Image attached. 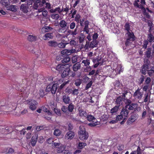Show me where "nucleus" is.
<instances>
[{
    "mask_svg": "<svg viewBox=\"0 0 154 154\" xmlns=\"http://www.w3.org/2000/svg\"><path fill=\"white\" fill-rule=\"evenodd\" d=\"M123 71V68L120 64L117 65L116 63L113 68L110 66H107L103 68L102 71L97 70V79L99 78L101 82V88H98L97 91L100 94L103 92V81L106 75L111 78H113L118 73L119 74Z\"/></svg>",
    "mask_w": 154,
    "mask_h": 154,
    "instance_id": "f257e3e1",
    "label": "nucleus"
},
{
    "mask_svg": "<svg viewBox=\"0 0 154 154\" xmlns=\"http://www.w3.org/2000/svg\"><path fill=\"white\" fill-rule=\"evenodd\" d=\"M125 28L127 31L126 35H127L128 36L125 43V45L126 46H128L131 45L132 41L134 40V35L130 30V26L129 24L127 23H126L125 26Z\"/></svg>",
    "mask_w": 154,
    "mask_h": 154,
    "instance_id": "f03ea898",
    "label": "nucleus"
},
{
    "mask_svg": "<svg viewBox=\"0 0 154 154\" xmlns=\"http://www.w3.org/2000/svg\"><path fill=\"white\" fill-rule=\"evenodd\" d=\"M100 49H97V53L99 52L97 51H99L98 54V57L97 58V67L99 65L106 64L107 62L111 61V60H109V59H106L105 58H103L105 54L103 53L102 51H100Z\"/></svg>",
    "mask_w": 154,
    "mask_h": 154,
    "instance_id": "7ed1b4c3",
    "label": "nucleus"
},
{
    "mask_svg": "<svg viewBox=\"0 0 154 154\" xmlns=\"http://www.w3.org/2000/svg\"><path fill=\"white\" fill-rule=\"evenodd\" d=\"M79 130V139L82 140L87 139L88 135V132L86 131L85 128L83 126H80Z\"/></svg>",
    "mask_w": 154,
    "mask_h": 154,
    "instance_id": "20e7f679",
    "label": "nucleus"
},
{
    "mask_svg": "<svg viewBox=\"0 0 154 154\" xmlns=\"http://www.w3.org/2000/svg\"><path fill=\"white\" fill-rule=\"evenodd\" d=\"M79 23L82 27L85 26L83 31L84 32H85L86 34H88L90 29V28L88 27L89 23V21L88 20L85 21V19L83 18L80 19Z\"/></svg>",
    "mask_w": 154,
    "mask_h": 154,
    "instance_id": "39448f33",
    "label": "nucleus"
},
{
    "mask_svg": "<svg viewBox=\"0 0 154 154\" xmlns=\"http://www.w3.org/2000/svg\"><path fill=\"white\" fill-rule=\"evenodd\" d=\"M57 88V84L50 83L48 85L46 88L45 91L46 92H51L53 94H54L56 92Z\"/></svg>",
    "mask_w": 154,
    "mask_h": 154,
    "instance_id": "423d86ee",
    "label": "nucleus"
},
{
    "mask_svg": "<svg viewBox=\"0 0 154 154\" xmlns=\"http://www.w3.org/2000/svg\"><path fill=\"white\" fill-rule=\"evenodd\" d=\"M97 38H98V36H99L98 41H97V47H98V45L100 46H102L105 43V42L103 40L104 38L103 36V34L100 29H97Z\"/></svg>",
    "mask_w": 154,
    "mask_h": 154,
    "instance_id": "0eeeda50",
    "label": "nucleus"
},
{
    "mask_svg": "<svg viewBox=\"0 0 154 154\" xmlns=\"http://www.w3.org/2000/svg\"><path fill=\"white\" fill-rule=\"evenodd\" d=\"M11 128L10 127L3 128L2 126H0V137H3L5 135L12 132L13 131Z\"/></svg>",
    "mask_w": 154,
    "mask_h": 154,
    "instance_id": "6e6552de",
    "label": "nucleus"
},
{
    "mask_svg": "<svg viewBox=\"0 0 154 154\" xmlns=\"http://www.w3.org/2000/svg\"><path fill=\"white\" fill-rule=\"evenodd\" d=\"M26 103L28 105L29 108L32 110H35L36 108L38 103L35 100L31 99L27 100Z\"/></svg>",
    "mask_w": 154,
    "mask_h": 154,
    "instance_id": "1a4fd4ad",
    "label": "nucleus"
},
{
    "mask_svg": "<svg viewBox=\"0 0 154 154\" xmlns=\"http://www.w3.org/2000/svg\"><path fill=\"white\" fill-rule=\"evenodd\" d=\"M54 145L57 148V151L58 153H60L64 150L66 146L59 143H54Z\"/></svg>",
    "mask_w": 154,
    "mask_h": 154,
    "instance_id": "9d476101",
    "label": "nucleus"
},
{
    "mask_svg": "<svg viewBox=\"0 0 154 154\" xmlns=\"http://www.w3.org/2000/svg\"><path fill=\"white\" fill-rule=\"evenodd\" d=\"M59 26L61 29H59V32L60 30L62 29L63 30L64 29H67L69 28V24L64 20H61L59 24Z\"/></svg>",
    "mask_w": 154,
    "mask_h": 154,
    "instance_id": "9b49d317",
    "label": "nucleus"
},
{
    "mask_svg": "<svg viewBox=\"0 0 154 154\" xmlns=\"http://www.w3.org/2000/svg\"><path fill=\"white\" fill-rule=\"evenodd\" d=\"M141 88H138L135 91L133 94V96L135 98L140 99L142 97L143 92H141Z\"/></svg>",
    "mask_w": 154,
    "mask_h": 154,
    "instance_id": "f8f14e48",
    "label": "nucleus"
},
{
    "mask_svg": "<svg viewBox=\"0 0 154 154\" xmlns=\"http://www.w3.org/2000/svg\"><path fill=\"white\" fill-rule=\"evenodd\" d=\"M145 3L144 0H135L134 4L135 6L139 8L143 9V5H144Z\"/></svg>",
    "mask_w": 154,
    "mask_h": 154,
    "instance_id": "ddd939ff",
    "label": "nucleus"
},
{
    "mask_svg": "<svg viewBox=\"0 0 154 154\" xmlns=\"http://www.w3.org/2000/svg\"><path fill=\"white\" fill-rule=\"evenodd\" d=\"M10 106H8L6 105H3L0 102V114L2 113V112H7L8 111V110H11L10 108H11V105H9Z\"/></svg>",
    "mask_w": 154,
    "mask_h": 154,
    "instance_id": "4468645a",
    "label": "nucleus"
},
{
    "mask_svg": "<svg viewBox=\"0 0 154 154\" xmlns=\"http://www.w3.org/2000/svg\"><path fill=\"white\" fill-rule=\"evenodd\" d=\"M70 71V69L69 67H65L63 71V72L61 74V77L62 78H64L65 77L68 76Z\"/></svg>",
    "mask_w": 154,
    "mask_h": 154,
    "instance_id": "2eb2a0df",
    "label": "nucleus"
},
{
    "mask_svg": "<svg viewBox=\"0 0 154 154\" xmlns=\"http://www.w3.org/2000/svg\"><path fill=\"white\" fill-rule=\"evenodd\" d=\"M93 40L91 42L89 47L94 48L96 47V33L95 32L93 36Z\"/></svg>",
    "mask_w": 154,
    "mask_h": 154,
    "instance_id": "dca6fc26",
    "label": "nucleus"
},
{
    "mask_svg": "<svg viewBox=\"0 0 154 154\" xmlns=\"http://www.w3.org/2000/svg\"><path fill=\"white\" fill-rule=\"evenodd\" d=\"M75 136V133L72 131H69L67 132L65 136V138L67 139H72Z\"/></svg>",
    "mask_w": 154,
    "mask_h": 154,
    "instance_id": "f3484780",
    "label": "nucleus"
},
{
    "mask_svg": "<svg viewBox=\"0 0 154 154\" xmlns=\"http://www.w3.org/2000/svg\"><path fill=\"white\" fill-rule=\"evenodd\" d=\"M66 65L63 64H59L57 65L56 67V69L59 72H62L63 70L66 67Z\"/></svg>",
    "mask_w": 154,
    "mask_h": 154,
    "instance_id": "a211bd4d",
    "label": "nucleus"
},
{
    "mask_svg": "<svg viewBox=\"0 0 154 154\" xmlns=\"http://www.w3.org/2000/svg\"><path fill=\"white\" fill-rule=\"evenodd\" d=\"M138 106L137 103H132L130 105H126V108L129 110L135 109Z\"/></svg>",
    "mask_w": 154,
    "mask_h": 154,
    "instance_id": "6ab92c4d",
    "label": "nucleus"
},
{
    "mask_svg": "<svg viewBox=\"0 0 154 154\" xmlns=\"http://www.w3.org/2000/svg\"><path fill=\"white\" fill-rule=\"evenodd\" d=\"M137 119V117L134 114H132L127 121L128 124H131L134 122Z\"/></svg>",
    "mask_w": 154,
    "mask_h": 154,
    "instance_id": "aec40b11",
    "label": "nucleus"
},
{
    "mask_svg": "<svg viewBox=\"0 0 154 154\" xmlns=\"http://www.w3.org/2000/svg\"><path fill=\"white\" fill-rule=\"evenodd\" d=\"M74 52L73 50L65 49L61 51V53L63 55H69Z\"/></svg>",
    "mask_w": 154,
    "mask_h": 154,
    "instance_id": "412c9836",
    "label": "nucleus"
},
{
    "mask_svg": "<svg viewBox=\"0 0 154 154\" xmlns=\"http://www.w3.org/2000/svg\"><path fill=\"white\" fill-rule=\"evenodd\" d=\"M63 102L66 104H69L70 100V97L67 95H63L62 97Z\"/></svg>",
    "mask_w": 154,
    "mask_h": 154,
    "instance_id": "4be33fe9",
    "label": "nucleus"
},
{
    "mask_svg": "<svg viewBox=\"0 0 154 154\" xmlns=\"http://www.w3.org/2000/svg\"><path fill=\"white\" fill-rule=\"evenodd\" d=\"M47 45L50 47H55L57 46V43L54 41H50L47 43Z\"/></svg>",
    "mask_w": 154,
    "mask_h": 154,
    "instance_id": "5701e85b",
    "label": "nucleus"
},
{
    "mask_svg": "<svg viewBox=\"0 0 154 154\" xmlns=\"http://www.w3.org/2000/svg\"><path fill=\"white\" fill-rule=\"evenodd\" d=\"M37 39V37L35 35H29L27 37V39L29 42H35Z\"/></svg>",
    "mask_w": 154,
    "mask_h": 154,
    "instance_id": "b1692460",
    "label": "nucleus"
},
{
    "mask_svg": "<svg viewBox=\"0 0 154 154\" xmlns=\"http://www.w3.org/2000/svg\"><path fill=\"white\" fill-rule=\"evenodd\" d=\"M53 37V34L51 33H47L45 34L43 37V39L45 40L52 38Z\"/></svg>",
    "mask_w": 154,
    "mask_h": 154,
    "instance_id": "393cba45",
    "label": "nucleus"
},
{
    "mask_svg": "<svg viewBox=\"0 0 154 154\" xmlns=\"http://www.w3.org/2000/svg\"><path fill=\"white\" fill-rule=\"evenodd\" d=\"M42 6L41 5V0H37L35 2L33 5V8L37 10L38 8L39 7H42Z\"/></svg>",
    "mask_w": 154,
    "mask_h": 154,
    "instance_id": "a878e982",
    "label": "nucleus"
},
{
    "mask_svg": "<svg viewBox=\"0 0 154 154\" xmlns=\"http://www.w3.org/2000/svg\"><path fill=\"white\" fill-rule=\"evenodd\" d=\"M147 73L149 76L153 75L154 74V66H151L149 67H148Z\"/></svg>",
    "mask_w": 154,
    "mask_h": 154,
    "instance_id": "bb28decb",
    "label": "nucleus"
},
{
    "mask_svg": "<svg viewBox=\"0 0 154 154\" xmlns=\"http://www.w3.org/2000/svg\"><path fill=\"white\" fill-rule=\"evenodd\" d=\"M37 138L38 137L36 136H33L31 138V145L32 146H34L35 145L37 142Z\"/></svg>",
    "mask_w": 154,
    "mask_h": 154,
    "instance_id": "cd10ccee",
    "label": "nucleus"
},
{
    "mask_svg": "<svg viewBox=\"0 0 154 154\" xmlns=\"http://www.w3.org/2000/svg\"><path fill=\"white\" fill-rule=\"evenodd\" d=\"M20 10L24 13H27L28 11V7L27 5L25 4H22L20 7Z\"/></svg>",
    "mask_w": 154,
    "mask_h": 154,
    "instance_id": "c85d7f7f",
    "label": "nucleus"
},
{
    "mask_svg": "<svg viewBox=\"0 0 154 154\" xmlns=\"http://www.w3.org/2000/svg\"><path fill=\"white\" fill-rule=\"evenodd\" d=\"M149 66L147 65H144L140 70L141 72L143 74H146L147 71Z\"/></svg>",
    "mask_w": 154,
    "mask_h": 154,
    "instance_id": "c756f323",
    "label": "nucleus"
},
{
    "mask_svg": "<svg viewBox=\"0 0 154 154\" xmlns=\"http://www.w3.org/2000/svg\"><path fill=\"white\" fill-rule=\"evenodd\" d=\"M79 116L84 117H86L87 115V112L82 109H79Z\"/></svg>",
    "mask_w": 154,
    "mask_h": 154,
    "instance_id": "7c9ffc66",
    "label": "nucleus"
},
{
    "mask_svg": "<svg viewBox=\"0 0 154 154\" xmlns=\"http://www.w3.org/2000/svg\"><path fill=\"white\" fill-rule=\"evenodd\" d=\"M80 67L81 65L79 63L77 62L73 65V70L74 71H77L80 69Z\"/></svg>",
    "mask_w": 154,
    "mask_h": 154,
    "instance_id": "2f4dec72",
    "label": "nucleus"
},
{
    "mask_svg": "<svg viewBox=\"0 0 154 154\" xmlns=\"http://www.w3.org/2000/svg\"><path fill=\"white\" fill-rule=\"evenodd\" d=\"M127 109L128 108H126V107L125 108H123L121 112V114L123 116L127 117L128 113V112Z\"/></svg>",
    "mask_w": 154,
    "mask_h": 154,
    "instance_id": "473e14b6",
    "label": "nucleus"
},
{
    "mask_svg": "<svg viewBox=\"0 0 154 154\" xmlns=\"http://www.w3.org/2000/svg\"><path fill=\"white\" fill-rule=\"evenodd\" d=\"M69 44V43L67 42L66 41H63V42H61L59 44L57 43V46L61 48H63L65 47L66 45Z\"/></svg>",
    "mask_w": 154,
    "mask_h": 154,
    "instance_id": "72a5a7b5",
    "label": "nucleus"
},
{
    "mask_svg": "<svg viewBox=\"0 0 154 154\" xmlns=\"http://www.w3.org/2000/svg\"><path fill=\"white\" fill-rule=\"evenodd\" d=\"M104 19L105 20V22H106V23H108L109 22V23H110V24L112 25V18L111 17L109 16V18H108V17L106 16H104Z\"/></svg>",
    "mask_w": 154,
    "mask_h": 154,
    "instance_id": "f704fd0d",
    "label": "nucleus"
},
{
    "mask_svg": "<svg viewBox=\"0 0 154 154\" xmlns=\"http://www.w3.org/2000/svg\"><path fill=\"white\" fill-rule=\"evenodd\" d=\"M14 152V149L10 148H5L4 151L3 152L6 153H11Z\"/></svg>",
    "mask_w": 154,
    "mask_h": 154,
    "instance_id": "c9c22d12",
    "label": "nucleus"
},
{
    "mask_svg": "<svg viewBox=\"0 0 154 154\" xmlns=\"http://www.w3.org/2000/svg\"><path fill=\"white\" fill-rule=\"evenodd\" d=\"M13 12H16L17 11V6L15 5H11L7 9Z\"/></svg>",
    "mask_w": 154,
    "mask_h": 154,
    "instance_id": "e433bc0d",
    "label": "nucleus"
},
{
    "mask_svg": "<svg viewBox=\"0 0 154 154\" xmlns=\"http://www.w3.org/2000/svg\"><path fill=\"white\" fill-rule=\"evenodd\" d=\"M77 28V26H76V28L74 31H73L69 30H68V32L72 35H75L78 33Z\"/></svg>",
    "mask_w": 154,
    "mask_h": 154,
    "instance_id": "4c0bfd02",
    "label": "nucleus"
},
{
    "mask_svg": "<svg viewBox=\"0 0 154 154\" xmlns=\"http://www.w3.org/2000/svg\"><path fill=\"white\" fill-rule=\"evenodd\" d=\"M75 85L76 86L78 87L82 83V79H76L75 81Z\"/></svg>",
    "mask_w": 154,
    "mask_h": 154,
    "instance_id": "58836bf2",
    "label": "nucleus"
},
{
    "mask_svg": "<svg viewBox=\"0 0 154 154\" xmlns=\"http://www.w3.org/2000/svg\"><path fill=\"white\" fill-rule=\"evenodd\" d=\"M81 17V16L79 14H77L76 15L74 20L77 23L79 24V23Z\"/></svg>",
    "mask_w": 154,
    "mask_h": 154,
    "instance_id": "ea45409f",
    "label": "nucleus"
},
{
    "mask_svg": "<svg viewBox=\"0 0 154 154\" xmlns=\"http://www.w3.org/2000/svg\"><path fill=\"white\" fill-rule=\"evenodd\" d=\"M74 108V106L72 103H70L67 109L68 112H72L73 111Z\"/></svg>",
    "mask_w": 154,
    "mask_h": 154,
    "instance_id": "a19ab883",
    "label": "nucleus"
},
{
    "mask_svg": "<svg viewBox=\"0 0 154 154\" xmlns=\"http://www.w3.org/2000/svg\"><path fill=\"white\" fill-rule=\"evenodd\" d=\"M61 134V131L58 129H55L54 131V134L56 136H59Z\"/></svg>",
    "mask_w": 154,
    "mask_h": 154,
    "instance_id": "79ce46f5",
    "label": "nucleus"
},
{
    "mask_svg": "<svg viewBox=\"0 0 154 154\" xmlns=\"http://www.w3.org/2000/svg\"><path fill=\"white\" fill-rule=\"evenodd\" d=\"M119 106H116L114 107L113 108H112L110 110V112L112 114H113L114 113L116 112L119 109Z\"/></svg>",
    "mask_w": 154,
    "mask_h": 154,
    "instance_id": "37998d69",
    "label": "nucleus"
},
{
    "mask_svg": "<svg viewBox=\"0 0 154 154\" xmlns=\"http://www.w3.org/2000/svg\"><path fill=\"white\" fill-rule=\"evenodd\" d=\"M52 27H51L49 26H45V27H43L42 29V30H45V32H48L50 31H51L53 29Z\"/></svg>",
    "mask_w": 154,
    "mask_h": 154,
    "instance_id": "c03bdc74",
    "label": "nucleus"
},
{
    "mask_svg": "<svg viewBox=\"0 0 154 154\" xmlns=\"http://www.w3.org/2000/svg\"><path fill=\"white\" fill-rule=\"evenodd\" d=\"M88 121H92L95 119L94 117L91 115H88L86 117Z\"/></svg>",
    "mask_w": 154,
    "mask_h": 154,
    "instance_id": "a18cd8bd",
    "label": "nucleus"
},
{
    "mask_svg": "<svg viewBox=\"0 0 154 154\" xmlns=\"http://www.w3.org/2000/svg\"><path fill=\"white\" fill-rule=\"evenodd\" d=\"M87 145L86 143L79 142V143L78 148L79 149H82Z\"/></svg>",
    "mask_w": 154,
    "mask_h": 154,
    "instance_id": "49530a36",
    "label": "nucleus"
},
{
    "mask_svg": "<svg viewBox=\"0 0 154 154\" xmlns=\"http://www.w3.org/2000/svg\"><path fill=\"white\" fill-rule=\"evenodd\" d=\"M70 93L73 95H77L79 94L78 89H75L73 90L71 89Z\"/></svg>",
    "mask_w": 154,
    "mask_h": 154,
    "instance_id": "de8ad7c7",
    "label": "nucleus"
},
{
    "mask_svg": "<svg viewBox=\"0 0 154 154\" xmlns=\"http://www.w3.org/2000/svg\"><path fill=\"white\" fill-rule=\"evenodd\" d=\"M70 60V58L68 57H64L62 60L61 62L63 63H65L69 62Z\"/></svg>",
    "mask_w": 154,
    "mask_h": 154,
    "instance_id": "09e8293b",
    "label": "nucleus"
},
{
    "mask_svg": "<svg viewBox=\"0 0 154 154\" xmlns=\"http://www.w3.org/2000/svg\"><path fill=\"white\" fill-rule=\"evenodd\" d=\"M148 38L149 42H154V36L153 37L152 35L151 34H150L148 35Z\"/></svg>",
    "mask_w": 154,
    "mask_h": 154,
    "instance_id": "8fccbe9b",
    "label": "nucleus"
},
{
    "mask_svg": "<svg viewBox=\"0 0 154 154\" xmlns=\"http://www.w3.org/2000/svg\"><path fill=\"white\" fill-rule=\"evenodd\" d=\"M151 49L150 48H148L147 49V51L145 53V55L147 57H150L151 56Z\"/></svg>",
    "mask_w": 154,
    "mask_h": 154,
    "instance_id": "3c124183",
    "label": "nucleus"
},
{
    "mask_svg": "<svg viewBox=\"0 0 154 154\" xmlns=\"http://www.w3.org/2000/svg\"><path fill=\"white\" fill-rule=\"evenodd\" d=\"M51 17L53 19L57 20L59 18L60 16L58 14H53L51 15Z\"/></svg>",
    "mask_w": 154,
    "mask_h": 154,
    "instance_id": "603ef678",
    "label": "nucleus"
},
{
    "mask_svg": "<svg viewBox=\"0 0 154 154\" xmlns=\"http://www.w3.org/2000/svg\"><path fill=\"white\" fill-rule=\"evenodd\" d=\"M43 111L48 116H50L51 114V112L50 110L45 107H44L43 108Z\"/></svg>",
    "mask_w": 154,
    "mask_h": 154,
    "instance_id": "864d4df0",
    "label": "nucleus"
},
{
    "mask_svg": "<svg viewBox=\"0 0 154 154\" xmlns=\"http://www.w3.org/2000/svg\"><path fill=\"white\" fill-rule=\"evenodd\" d=\"M69 81L64 82L59 87V89L61 90L63 88L66 84L68 83Z\"/></svg>",
    "mask_w": 154,
    "mask_h": 154,
    "instance_id": "5fc2aeb1",
    "label": "nucleus"
},
{
    "mask_svg": "<svg viewBox=\"0 0 154 154\" xmlns=\"http://www.w3.org/2000/svg\"><path fill=\"white\" fill-rule=\"evenodd\" d=\"M2 4L5 6H8L9 5L10 1L9 0H2Z\"/></svg>",
    "mask_w": 154,
    "mask_h": 154,
    "instance_id": "6e6d98bb",
    "label": "nucleus"
},
{
    "mask_svg": "<svg viewBox=\"0 0 154 154\" xmlns=\"http://www.w3.org/2000/svg\"><path fill=\"white\" fill-rule=\"evenodd\" d=\"M55 113L58 116H61V113L60 109L55 108L54 109Z\"/></svg>",
    "mask_w": 154,
    "mask_h": 154,
    "instance_id": "4d7b16f0",
    "label": "nucleus"
},
{
    "mask_svg": "<svg viewBox=\"0 0 154 154\" xmlns=\"http://www.w3.org/2000/svg\"><path fill=\"white\" fill-rule=\"evenodd\" d=\"M148 43V42L147 40H144L143 41V45H142L143 48L144 49L146 48Z\"/></svg>",
    "mask_w": 154,
    "mask_h": 154,
    "instance_id": "13d9d810",
    "label": "nucleus"
},
{
    "mask_svg": "<svg viewBox=\"0 0 154 154\" xmlns=\"http://www.w3.org/2000/svg\"><path fill=\"white\" fill-rule=\"evenodd\" d=\"M82 63H84L85 66H87L89 65L90 63V60L87 59L86 60H82Z\"/></svg>",
    "mask_w": 154,
    "mask_h": 154,
    "instance_id": "bf43d9fd",
    "label": "nucleus"
},
{
    "mask_svg": "<svg viewBox=\"0 0 154 154\" xmlns=\"http://www.w3.org/2000/svg\"><path fill=\"white\" fill-rule=\"evenodd\" d=\"M122 102L121 97H119L117 98L116 103L117 104L120 105L122 104Z\"/></svg>",
    "mask_w": 154,
    "mask_h": 154,
    "instance_id": "052dcab7",
    "label": "nucleus"
},
{
    "mask_svg": "<svg viewBox=\"0 0 154 154\" xmlns=\"http://www.w3.org/2000/svg\"><path fill=\"white\" fill-rule=\"evenodd\" d=\"M70 29H74L76 26L75 23L74 22H72L69 25Z\"/></svg>",
    "mask_w": 154,
    "mask_h": 154,
    "instance_id": "680f3d73",
    "label": "nucleus"
},
{
    "mask_svg": "<svg viewBox=\"0 0 154 154\" xmlns=\"http://www.w3.org/2000/svg\"><path fill=\"white\" fill-rule=\"evenodd\" d=\"M92 84V81H90L87 85L85 88V90H87L88 88H90Z\"/></svg>",
    "mask_w": 154,
    "mask_h": 154,
    "instance_id": "e2e57ef3",
    "label": "nucleus"
},
{
    "mask_svg": "<svg viewBox=\"0 0 154 154\" xmlns=\"http://www.w3.org/2000/svg\"><path fill=\"white\" fill-rule=\"evenodd\" d=\"M61 109L64 112L68 113V109L66 106H63Z\"/></svg>",
    "mask_w": 154,
    "mask_h": 154,
    "instance_id": "0e129e2a",
    "label": "nucleus"
},
{
    "mask_svg": "<svg viewBox=\"0 0 154 154\" xmlns=\"http://www.w3.org/2000/svg\"><path fill=\"white\" fill-rule=\"evenodd\" d=\"M38 11L39 12H42V14L44 17H46L47 15L48 12L46 10L42 11V10L40 9L38 10Z\"/></svg>",
    "mask_w": 154,
    "mask_h": 154,
    "instance_id": "69168bd1",
    "label": "nucleus"
},
{
    "mask_svg": "<svg viewBox=\"0 0 154 154\" xmlns=\"http://www.w3.org/2000/svg\"><path fill=\"white\" fill-rule=\"evenodd\" d=\"M56 37L59 40L61 39L62 38L64 37V36L63 34H61L59 33H58L56 35Z\"/></svg>",
    "mask_w": 154,
    "mask_h": 154,
    "instance_id": "338daca9",
    "label": "nucleus"
},
{
    "mask_svg": "<svg viewBox=\"0 0 154 154\" xmlns=\"http://www.w3.org/2000/svg\"><path fill=\"white\" fill-rule=\"evenodd\" d=\"M53 142V140L52 138H50L46 140V142L49 144H51Z\"/></svg>",
    "mask_w": 154,
    "mask_h": 154,
    "instance_id": "774afa93",
    "label": "nucleus"
}]
</instances>
